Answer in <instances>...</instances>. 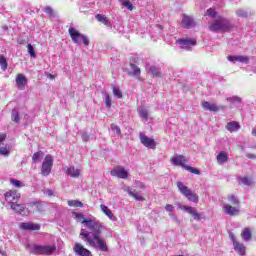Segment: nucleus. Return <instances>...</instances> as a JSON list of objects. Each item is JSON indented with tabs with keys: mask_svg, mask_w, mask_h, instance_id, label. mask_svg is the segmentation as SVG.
<instances>
[{
	"mask_svg": "<svg viewBox=\"0 0 256 256\" xmlns=\"http://www.w3.org/2000/svg\"><path fill=\"white\" fill-rule=\"evenodd\" d=\"M82 224L85 225L89 231H92L91 234V232L82 228L80 230L82 241L87 243L90 247H94V249H99V251L107 253V251H109L107 242H105V239L101 238V233L106 229L105 224L95 218L83 219Z\"/></svg>",
	"mask_w": 256,
	"mask_h": 256,
	"instance_id": "obj_1",
	"label": "nucleus"
},
{
	"mask_svg": "<svg viewBox=\"0 0 256 256\" xmlns=\"http://www.w3.org/2000/svg\"><path fill=\"white\" fill-rule=\"evenodd\" d=\"M233 27H235L234 23H232L225 17L218 16L217 19H215L208 28L214 33H229L233 29Z\"/></svg>",
	"mask_w": 256,
	"mask_h": 256,
	"instance_id": "obj_2",
	"label": "nucleus"
},
{
	"mask_svg": "<svg viewBox=\"0 0 256 256\" xmlns=\"http://www.w3.org/2000/svg\"><path fill=\"white\" fill-rule=\"evenodd\" d=\"M177 187L182 195L192 203H199V195L193 192L189 187L185 186L183 182H177Z\"/></svg>",
	"mask_w": 256,
	"mask_h": 256,
	"instance_id": "obj_3",
	"label": "nucleus"
},
{
	"mask_svg": "<svg viewBox=\"0 0 256 256\" xmlns=\"http://www.w3.org/2000/svg\"><path fill=\"white\" fill-rule=\"evenodd\" d=\"M57 251L55 245H34L31 248V253L34 255H53Z\"/></svg>",
	"mask_w": 256,
	"mask_h": 256,
	"instance_id": "obj_4",
	"label": "nucleus"
},
{
	"mask_svg": "<svg viewBox=\"0 0 256 256\" xmlns=\"http://www.w3.org/2000/svg\"><path fill=\"white\" fill-rule=\"evenodd\" d=\"M69 34L73 41V43H76V45H81V41H83L84 45L87 47L89 45V39L86 38L85 35L79 33L77 29L75 28H69Z\"/></svg>",
	"mask_w": 256,
	"mask_h": 256,
	"instance_id": "obj_5",
	"label": "nucleus"
},
{
	"mask_svg": "<svg viewBox=\"0 0 256 256\" xmlns=\"http://www.w3.org/2000/svg\"><path fill=\"white\" fill-rule=\"evenodd\" d=\"M53 169V157L51 154L45 156L42 162L41 173L43 177H49L51 175V170Z\"/></svg>",
	"mask_w": 256,
	"mask_h": 256,
	"instance_id": "obj_6",
	"label": "nucleus"
},
{
	"mask_svg": "<svg viewBox=\"0 0 256 256\" xmlns=\"http://www.w3.org/2000/svg\"><path fill=\"white\" fill-rule=\"evenodd\" d=\"M5 200L9 203V205H15L18 203L19 199H21V194L16 190H9L4 194Z\"/></svg>",
	"mask_w": 256,
	"mask_h": 256,
	"instance_id": "obj_7",
	"label": "nucleus"
},
{
	"mask_svg": "<svg viewBox=\"0 0 256 256\" xmlns=\"http://www.w3.org/2000/svg\"><path fill=\"white\" fill-rule=\"evenodd\" d=\"M222 210L226 215H230L231 217H235L239 215L240 208L239 206H232L231 204H223Z\"/></svg>",
	"mask_w": 256,
	"mask_h": 256,
	"instance_id": "obj_8",
	"label": "nucleus"
},
{
	"mask_svg": "<svg viewBox=\"0 0 256 256\" xmlns=\"http://www.w3.org/2000/svg\"><path fill=\"white\" fill-rule=\"evenodd\" d=\"M73 251L78 256H93L89 249L85 248L81 243L76 242L73 247Z\"/></svg>",
	"mask_w": 256,
	"mask_h": 256,
	"instance_id": "obj_9",
	"label": "nucleus"
},
{
	"mask_svg": "<svg viewBox=\"0 0 256 256\" xmlns=\"http://www.w3.org/2000/svg\"><path fill=\"white\" fill-rule=\"evenodd\" d=\"M140 142L144 147H147L148 149H155L157 147V144L155 143V140L152 138L147 137V135L143 134V132L140 133Z\"/></svg>",
	"mask_w": 256,
	"mask_h": 256,
	"instance_id": "obj_10",
	"label": "nucleus"
},
{
	"mask_svg": "<svg viewBox=\"0 0 256 256\" xmlns=\"http://www.w3.org/2000/svg\"><path fill=\"white\" fill-rule=\"evenodd\" d=\"M63 173H65L66 175H69V177H72L74 179H77L80 177L81 175V170H79L78 168H75V166H66L62 169Z\"/></svg>",
	"mask_w": 256,
	"mask_h": 256,
	"instance_id": "obj_11",
	"label": "nucleus"
},
{
	"mask_svg": "<svg viewBox=\"0 0 256 256\" xmlns=\"http://www.w3.org/2000/svg\"><path fill=\"white\" fill-rule=\"evenodd\" d=\"M110 175H112V177H118V179H127V177H129V172L123 167H117L111 170Z\"/></svg>",
	"mask_w": 256,
	"mask_h": 256,
	"instance_id": "obj_12",
	"label": "nucleus"
},
{
	"mask_svg": "<svg viewBox=\"0 0 256 256\" xmlns=\"http://www.w3.org/2000/svg\"><path fill=\"white\" fill-rule=\"evenodd\" d=\"M178 45L180 46V49H185L186 51H189L193 45L197 44V41L193 39H179L177 40Z\"/></svg>",
	"mask_w": 256,
	"mask_h": 256,
	"instance_id": "obj_13",
	"label": "nucleus"
},
{
	"mask_svg": "<svg viewBox=\"0 0 256 256\" xmlns=\"http://www.w3.org/2000/svg\"><path fill=\"white\" fill-rule=\"evenodd\" d=\"M124 191L128 193L130 197H133L136 201H145V197L140 195L135 188L126 186L124 187Z\"/></svg>",
	"mask_w": 256,
	"mask_h": 256,
	"instance_id": "obj_14",
	"label": "nucleus"
},
{
	"mask_svg": "<svg viewBox=\"0 0 256 256\" xmlns=\"http://www.w3.org/2000/svg\"><path fill=\"white\" fill-rule=\"evenodd\" d=\"M10 209L15 211V213H19L20 215H29V209L25 207V204H12L10 205Z\"/></svg>",
	"mask_w": 256,
	"mask_h": 256,
	"instance_id": "obj_15",
	"label": "nucleus"
},
{
	"mask_svg": "<svg viewBox=\"0 0 256 256\" xmlns=\"http://www.w3.org/2000/svg\"><path fill=\"white\" fill-rule=\"evenodd\" d=\"M170 161L173 165H180V167L183 169H187L188 167V165L185 164L187 163V159H185V156L183 155H178L177 157L171 158Z\"/></svg>",
	"mask_w": 256,
	"mask_h": 256,
	"instance_id": "obj_16",
	"label": "nucleus"
},
{
	"mask_svg": "<svg viewBox=\"0 0 256 256\" xmlns=\"http://www.w3.org/2000/svg\"><path fill=\"white\" fill-rule=\"evenodd\" d=\"M202 107L205 109V111H212L214 113H217V111H221V109H223V106H217V104L209 103L207 101L202 102Z\"/></svg>",
	"mask_w": 256,
	"mask_h": 256,
	"instance_id": "obj_17",
	"label": "nucleus"
},
{
	"mask_svg": "<svg viewBox=\"0 0 256 256\" xmlns=\"http://www.w3.org/2000/svg\"><path fill=\"white\" fill-rule=\"evenodd\" d=\"M25 85H27V78L23 74H18L16 76V87L20 89V91H24Z\"/></svg>",
	"mask_w": 256,
	"mask_h": 256,
	"instance_id": "obj_18",
	"label": "nucleus"
},
{
	"mask_svg": "<svg viewBox=\"0 0 256 256\" xmlns=\"http://www.w3.org/2000/svg\"><path fill=\"white\" fill-rule=\"evenodd\" d=\"M182 25L185 29H191L195 27V20H193V17L184 14L182 17Z\"/></svg>",
	"mask_w": 256,
	"mask_h": 256,
	"instance_id": "obj_19",
	"label": "nucleus"
},
{
	"mask_svg": "<svg viewBox=\"0 0 256 256\" xmlns=\"http://www.w3.org/2000/svg\"><path fill=\"white\" fill-rule=\"evenodd\" d=\"M20 228H22L24 231H39V229H41V225L28 222L22 223Z\"/></svg>",
	"mask_w": 256,
	"mask_h": 256,
	"instance_id": "obj_20",
	"label": "nucleus"
},
{
	"mask_svg": "<svg viewBox=\"0 0 256 256\" xmlns=\"http://www.w3.org/2000/svg\"><path fill=\"white\" fill-rule=\"evenodd\" d=\"M100 209L104 213V215H107L110 221H117V217L113 215V212L111 211V209H109V207L105 206L104 204H101Z\"/></svg>",
	"mask_w": 256,
	"mask_h": 256,
	"instance_id": "obj_21",
	"label": "nucleus"
},
{
	"mask_svg": "<svg viewBox=\"0 0 256 256\" xmlns=\"http://www.w3.org/2000/svg\"><path fill=\"white\" fill-rule=\"evenodd\" d=\"M228 61L232 63H249V57L247 56H228Z\"/></svg>",
	"mask_w": 256,
	"mask_h": 256,
	"instance_id": "obj_22",
	"label": "nucleus"
},
{
	"mask_svg": "<svg viewBox=\"0 0 256 256\" xmlns=\"http://www.w3.org/2000/svg\"><path fill=\"white\" fill-rule=\"evenodd\" d=\"M146 71L148 75H152V77H161V70L156 66H147Z\"/></svg>",
	"mask_w": 256,
	"mask_h": 256,
	"instance_id": "obj_23",
	"label": "nucleus"
},
{
	"mask_svg": "<svg viewBox=\"0 0 256 256\" xmlns=\"http://www.w3.org/2000/svg\"><path fill=\"white\" fill-rule=\"evenodd\" d=\"M234 251L238 253V255L245 256V245L241 242H234L233 244Z\"/></svg>",
	"mask_w": 256,
	"mask_h": 256,
	"instance_id": "obj_24",
	"label": "nucleus"
},
{
	"mask_svg": "<svg viewBox=\"0 0 256 256\" xmlns=\"http://www.w3.org/2000/svg\"><path fill=\"white\" fill-rule=\"evenodd\" d=\"M130 67L132 69V72H129V75H131V77H139L141 75V68L135 65L133 60L130 61Z\"/></svg>",
	"mask_w": 256,
	"mask_h": 256,
	"instance_id": "obj_25",
	"label": "nucleus"
},
{
	"mask_svg": "<svg viewBox=\"0 0 256 256\" xmlns=\"http://www.w3.org/2000/svg\"><path fill=\"white\" fill-rule=\"evenodd\" d=\"M240 128H241V126L236 121L229 122L226 125V129H227V131H230V133L239 131Z\"/></svg>",
	"mask_w": 256,
	"mask_h": 256,
	"instance_id": "obj_26",
	"label": "nucleus"
},
{
	"mask_svg": "<svg viewBox=\"0 0 256 256\" xmlns=\"http://www.w3.org/2000/svg\"><path fill=\"white\" fill-rule=\"evenodd\" d=\"M43 157H45V153L40 150L33 154L32 161L33 163H41V161L43 160Z\"/></svg>",
	"mask_w": 256,
	"mask_h": 256,
	"instance_id": "obj_27",
	"label": "nucleus"
},
{
	"mask_svg": "<svg viewBox=\"0 0 256 256\" xmlns=\"http://www.w3.org/2000/svg\"><path fill=\"white\" fill-rule=\"evenodd\" d=\"M28 206L31 209H35V211H38V212L43 211V204H41V202L39 201H31L28 203Z\"/></svg>",
	"mask_w": 256,
	"mask_h": 256,
	"instance_id": "obj_28",
	"label": "nucleus"
},
{
	"mask_svg": "<svg viewBox=\"0 0 256 256\" xmlns=\"http://www.w3.org/2000/svg\"><path fill=\"white\" fill-rule=\"evenodd\" d=\"M241 237L243 241H246V242L251 241V237H253V234L251 233V229L245 228L244 230H242Z\"/></svg>",
	"mask_w": 256,
	"mask_h": 256,
	"instance_id": "obj_29",
	"label": "nucleus"
},
{
	"mask_svg": "<svg viewBox=\"0 0 256 256\" xmlns=\"http://www.w3.org/2000/svg\"><path fill=\"white\" fill-rule=\"evenodd\" d=\"M217 161H218L219 165H223V163H227L229 161V157L227 156V153L220 152L217 155Z\"/></svg>",
	"mask_w": 256,
	"mask_h": 256,
	"instance_id": "obj_30",
	"label": "nucleus"
},
{
	"mask_svg": "<svg viewBox=\"0 0 256 256\" xmlns=\"http://www.w3.org/2000/svg\"><path fill=\"white\" fill-rule=\"evenodd\" d=\"M9 153H11V144H6L5 146L0 147V155H3V157H9Z\"/></svg>",
	"mask_w": 256,
	"mask_h": 256,
	"instance_id": "obj_31",
	"label": "nucleus"
},
{
	"mask_svg": "<svg viewBox=\"0 0 256 256\" xmlns=\"http://www.w3.org/2000/svg\"><path fill=\"white\" fill-rule=\"evenodd\" d=\"M236 15L237 17H241L243 19L250 17L251 13H249L247 10L243 9V8H239L236 10Z\"/></svg>",
	"mask_w": 256,
	"mask_h": 256,
	"instance_id": "obj_32",
	"label": "nucleus"
},
{
	"mask_svg": "<svg viewBox=\"0 0 256 256\" xmlns=\"http://www.w3.org/2000/svg\"><path fill=\"white\" fill-rule=\"evenodd\" d=\"M240 183H242L243 185H246V187H251V185H253V178L251 177H241L239 178Z\"/></svg>",
	"mask_w": 256,
	"mask_h": 256,
	"instance_id": "obj_33",
	"label": "nucleus"
},
{
	"mask_svg": "<svg viewBox=\"0 0 256 256\" xmlns=\"http://www.w3.org/2000/svg\"><path fill=\"white\" fill-rule=\"evenodd\" d=\"M228 201H229L230 205L239 207L240 202H239V199H237V197H235V195L228 196Z\"/></svg>",
	"mask_w": 256,
	"mask_h": 256,
	"instance_id": "obj_34",
	"label": "nucleus"
},
{
	"mask_svg": "<svg viewBox=\"0 0 256 256\" xmlns=\"http://www.w3.org/2000/svg\"><path fill=\"white\" fill-rule=\"evenodd\" d=\"M96 19L100 22V23H103L104 25H107L109 26L110 23H109V20L107 19V17L101 15V14H98L96 15Z\"/></svg>",
	"mask_w": 256,
	"mask_h": 256,
	"instance_id": "obj_35",
	"label": "nucleus"
},
{
	"mask_svg": "<svg viewBox=\"0 0 256 256\" xmlns=\"http://www.w3.org/2000/svg\"><path fill=\"white\" fill-rule=\"evenodd\" d=\"M69 207H83V202L78 200H70L68 201Z\"/></svg>",
	"mask_w": 256,
	"mask_h": 256,
	"instance_id": "obj_36",
	"label": "nucleus"
},
{
	"mask_svg": "<svg viewBox=\"0 0 256 256\" xmlns=\"http://www.w3.org/2000/svg\"><path fill=\"white\" fill-rule=\"evenodd\" d=\"M179 209H181L182 211H185L186 213H189V215H191V213H193V210L195 208L191 207V206H183L181 204H178Z\"/></svg>",
	"mask_w": 256,
	"mask_h": 256,
	"instance_id": "obj_37",
	"label": "nucleus"
},
{
	"mask_svg": "<svg viewBox=\"0 0 256 256\" xmlns=\"http://www.w3.org/2000/svg\"><path fill=\"white\" fill-rule=\"evenodd\" d=\"M190 215H192L195 221H201V219H203L201 214H199L195 208L192 210V212H190Z\"/></svg>",
	"mask_w": 256,
	"mask_h": 256,
	"instance_id": "obj_38",
	"label": "nucleus"
},
{
	"mask_svg": "<svg viewBox=\"0 0 256 256\" xmlns=\"http://www.w3.org/2000/svg\"><path fill=\"white\" fill-rule=\"evenodd\" d=\"M28 53L32 59H35L37 57V54L35 53V48H33V45L28 44L27 45Z\"/></svg>",
	"mask_w": 256,
	"mask_h": 256,
	"instance_id": "obj_39",
	"label": "nucleus"
},
{
	"mask_svg": "<svg viewBox=\"0 0 256 256\" xmlns=\"http://www.w3.org/2000/svg\"><path fill=\"white\" fill-rule=\"evenodd\" d=\"M205 15L208 17H212V19H215L217 17V11H215L213 8H209L206 10Z\"/></svg>",
	"mask_w": 256,
	"mask_h": 256,
	"instance_id": "obj_40",
	"label": "nucleus"
},
{
	"mask_svg": "<svg viewBox=\"0 0 256 256\" xmlns=\"http://www.w3.org/2000/svg\"><path fill=\"white\" fill-rule=\"evenodd\" d=\"M123 7H126L129 11H133V4L129 0H120Z\"/></svg>",
	"mask_w": 256,
	"mask_h": 256,
	"instance_id": "obj_41",
	"label": "nucleus"
},
{
	"mask_svg": "<svg viewBox=\"0 0 256 256\" xmlns=\"http://www.w3.org/2000/svg\"><path fill=\"white\" fill-rule=\"evenodd\" d=\"M0 66L2 71H6L7 69V59L4 56H0Z\"/></svg>",
	"mask_w": 256,
	"mask_h": 256,
	"instance_id": "obj_42",
	"label": "nucleus"
},
{
	"mask_svg": "<svg viewBox=\"0 0 256 256\" xmlns=\"http://www.w3.org/2000/svg\"><path fill=\"white\" fill-rule=\"evenodd\" d=\"M19 111H17V109H13L12 110V121H14V123H19Z\"/></svg>",
	"mask_w": 256,
	"mask_h": 256,
	"instance_id": "obj_43",
	"label": "nucleus"
},
{
	"mask_svg": "<svg viewBox=\"0 0 256 256\" xmlns=\"http://www.w3.org/2000/svg\"><path fill=\"white\" fill-rule=\"evenodd\" d=\"M112 89L115 97H117L118 99H121L123 97V93H121V90L119 88L112 86Z\"/></svg>",
	"mask_w": 256,
	"mask_h": 256,
	"instance_id": "obj_44",
	"label": "nucleus"
},
{
	"mask_svg": "<svg viewBox=\"0 0 256 256\" xmlns=\"http://www.w3.org/2000/svg\"><path fill=\"white\" fill-rule=\"evenodd\" d=\"M227 101L229 103H241L242 99H241V97H238V96H232V97L227 98Z\"/></svg>",
	"mask_w": 256,
	"mask_h": 256,
	"instance_id": "obj_45",
	"label": "nucleus"
},
{
	"mask_svg": "<svg viewBox=\"0 0 256 256\" xmlns=\"http://www.w3.org/2000/svg\"><path fill=\"white\" fill-rule=\"evenodd\" d=\"M186 171H190V173H193L194 175H201V171H199V169L193 168L191 166L186 167Z\"/></svg>",
	"mask_w": 256,
	"mask_h": 256,
	"instance_id": "obj_46",
	"label": "nucleus"
},
{
	"mask_svg": "<svg viewBox=\"0 0 256 256\" xmlns=\"http://www.w3.org/2000/svg\"><path fill=\"white\" fill-rule=\"evenodd\" d=\"M104 101L106 107H111V97L109 96V94H107V92L104 93Z\"/></svg>",
	"mask_w": 256,
	"mask_h": 256,
	"instance_id": "obj_47",
	"label": "nucleus"
},
{
	"mask_svg": "<svg viewBox=\"0 0 256 256\" xmlns=\"http://www.w3.org/2000/svg\"><path fill=\"white\" fill-rule=\"evenodd\" d=\"M139 115L142 119H149V112L146 109H141Z\"/></svg>",
	"mask_w": 256,
	"mask_h": 256,
	"instance_id": "obj_48",
	"label": "nucleus"
},
{
	"mask_svg": "<svg viewBox=\"0 0 256 256\" xmlns=\"http://www.w3.org/2000/svg\"><path fill=\"white\" fill-rule=\"evenodd\" d=\"M111 129L112 131L116 132V135H121V128H119V126L116 124H111Z\"/></svg>",
	"mask_w": 256,
	"mask_h": 256,
	"instance_id": "obj_49",
	"label": "nucleus"
},
{
	"mask_svg": "<svg viewBox=\"0 0 256 256\" xmlns=\"http://www.w3.org/2000/svg\"><path fill=\"white\" fill-rule=\"evenodd\" d=\"M10 182L14 187H23V184L19 180L12 179Z\"/></svg>",
	"mask_w": 256,
	"mask_h": 256,
	"instance_id": "obj_50",
	"label": "nucleus"
},
{
	"mask_svg": "<svg viewBox=\"0 0 256 256\" xmlns=\"http://www.w3.org/2000/svg\"><path fill=\"white\" fill-rule=\"evenodd\" d=\"M44 13H46V15H50L53 16V8L47 6L44 8Z\"/></svg>",
	"mask_w": 256,
	"mask_h": 256,
	"instance_id": "obj_51",
	"label": "nucleus"
},
{
	"mask_svg": "<svg viewBox=\"0 0 256 256\" xmlns=\"http://www.w3.org/2000/svg\"><path fill=\"white\" fill-rule=\"evenodd\" d=\"M135 187L136 189H145V184H143V182L136 181Z\"/></svg>",
	"mask_w": 256,
	"mask_h": 256,
	"instance_id": "obj_52",
	"label": "nucleus"
},
{
	"mask_svg": "<svg viewBox=\"0 0 256 256\" xmlns=\"http://www.w3.org/2000/svg\"><path fill=\"white\" fill-rule=\"evenodd\" d=\"M169 217H171V219H173V221H175V223H179V218H177V216L175 214L170 213Z\"/></svg>",
	"mask_w": 256,
	"mask_h": 256,
	"instance_id": "obj_53",
	"label": "nucleus"
},
{
	"mask_svg": "<svg viewBox=\"0 0 256 256\" xmlns=\"http://www.w3.org/2000/svg\"><path fill=\"white\" fill-rule=\"evenodd\" d=\"M229 237H230V239H231L233 245L235 244V242H238L237 239L235 238V234H233V233L230 232V233H229Z\"/></svg>",
	"mask_w": 256,
	"mask_h": 256,
	"instance_id": "obj_54",
	"label": "nucleus"
},
{
	"mask_svg": "<svg viewBox=\"0 0 256 256\" xmlns=\"http://www.w3.org/2000/svg\"><path fill=\"white\" fill-rule=\"evenodd\" d=\"M165 209H166V211H168V213H173V205L168 204V205H166Z\"/></svg>",
	"mask_w": 256,
	"mask_h": 256,
	"instance_id": "obj_55",
	"label": "nucleus"
},
{
	"mask_svg": "<svg viewBox=\"0 0 256 256\" xmlns=\"http://www.w3.org/2000/svg\"><path fill=\"white\" fill-rule=\"evenodd\" d=\"M82 141H85V142H87V141H89V134H87V133H83L82 134Z\"/></svg>",
	"mask_w": 256,
	"mask_h": 256,
	"instance_id": "obj_56",
	"label": "nucleus"
},
{
	"mask_svg": "<svg viewBox=\"0 0 256 256\" xmlns=\"http://www.w3.org/2000/svg\"><path fill=\"white\" fill-rule=\"evenodd\" d=\"M5 139H7V134L0 133V143H3V141H5Z\"/></svg>",
	"mask_w": 256,
	"mask_h": 256,
	"instance_id": "obj_57",
	"label": "nucleus"
},
{
	"mask_svg": "<svg viewBox=\"0 0 256 256\" xmlns=\"http://www.w3.org/2000/svg\"><path fill=\"white\" fill-rule=\"evenodd\" d=\"M246 157L248 159H256V155L255 154H251V153L246 154Z\"/></svg>",
	"mask_w": 256,
	"mask_h": 256,
	"instance_id": "obj_58",
	"label": "nucleus"
},
{
	"mask_svg": "<svg viewBox=\"0 0 256 256\" xmlns=\"http://www.w3.org/2000/svg\"><path fill=\"white\" fill-rule=\"evenodd\" d=\"M75 215H76L77 219H83V217H84L83 213H76Z\"/></svg>",
	"mask_w": 256,
	"mask_h": 256,
	"instance_id": "obj_59",
	"label": "nucleus"
},
{
	"mask_svg": "<svg viewBox=\"0 0 256 256\" xmlns=\"http://www.w3.org/2000/svg\"><path fill=\"white\" fill-rule=\"evenodd\" d=\"M46 193H47V195H49L50 197H51V195H53V190H46Z\"/></svg>",
	"mask_w": 256,
	"mask_h": 256,
	"instance_id": "obj_60",
	"label": "nucleus"
},
{
	"mask_svg": "<svg viewBox=\"0 0 256 256\" xmlns=\"http://www.w3.org/2000/svg\"><path fill=\"white\" fill-rule=\"evenodd\" d=\"M252 135H253L254 137H256V129H253V130H252Z\"/></svg>",
	"mask_w": 256,
	"mask_h": 256,
	"instance_id": "obj_61",
	"label": "nucleus"
},
{
	"mask_svg": "<svg viewBox=\"0 0 256 256\" xmlns=\"http://www.w3.org/2000/svg\"><path fill=\"white\" fill-rule=\"evenodd\" d=\"M253 73H255V75H256V68L253 69Z\"/></svg>",
	"mask_w": 256,
	"mask_h": 256,
	"instance_id": "obj_62",
	"label": "nucleus"
},
{
	"mask_svg": "<svg viewBox=\"0 0 256 256\" xmlns=\"http://www.w3.org/2000/svg\"><path fill=\"white\" fill-rule=\"evenodd\" d=\"M50 79H53V75H50Z\"/></svg>",
	"mask_w": 256,
	"mask_h": 256,
	"instance_id": "obj_63",
	"label": "nucleus"
},
{
	"mask_svg": "<svg viewBox=\"0 0 256 256\" xmlns=\"http://www.w3.org/2000/svg\"><path fill=\"white\" fill-rule=\"evenodd\" d=\"M158 27L161 29V25H158Z\"/></svg>",
	"mask_w": 256,
	"mask_h": 256,
	"instance_id": "obj_64",
	"label": "nucleus"
}]
</instances>
